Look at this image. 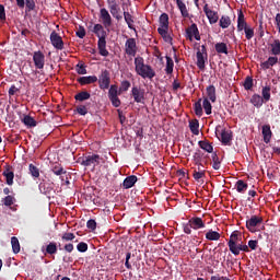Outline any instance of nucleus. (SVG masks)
<instances>
[{"label": "nucleus", "instance_id": "nucleus-58", "mask_svg": "<svg viewBox=\"0 0 280 280\" xmlns=\"http://www.w3.org/2000/svg\"><path fill=\"white\" fill-rule=\"evenodd\" d=\"M244 32H245V38H247V40H250L255 36V30L250 26L245 28Z\"/></svg>", "mask_w": 280, "mask_h": 280}, {"label": "nucleus", "instance_id": "nucleus-46", "mask_svg": "<svg viewBox=\"0 0 280 280\" xmlns=\"http://www.w3.org/2000/svg\"><path fill=\"white\" fill-rule=\"evenodd\" d=\"M56 253H58V244H56V242H50L46 246V254L47 255H56Z\"/></svg>", "mask_w": 280, "mask_h": 280}, {"label": "nucleus", "instance_id": "nucleus-53", "mask_svg": "<svg viewBox=\"0 0 280 280\" xmlns=\"http://www.w3.org/2000/svg\"><path fill=\"white\" fill-rule=\"evenodd\" d=\"M212 167L213 170H220L221 163L220 158L218 156V153H212Z\"/></svg>", "mask_w": 280, "mask_h": 280}, {"label": "nucleus", "instance_id": "nucleus-36", "mask_svg": "<svg viewBox=\"0 0 280 280\" xmlns=\"http://www.w3.org/2000/svg\"><path fill=\"white\" fill-rule=\"evenodd\" d=\"M11 246L14 255H19V253H21V243H19V238L16 236L11 237Z\"/></svg>", "mask_w": 280, "mask_h": 280}, {"label": "nucleus", "instance_id": "nucleus-60", "mask_svg": "<svg viewBox=\"0 0 280 280\" xmlns=\"http://www.w3.org/2000/svg\"><path fill=\"white\" fill-rule=\"evenodd\" d=\"M24 3L26 5L27 12H32L33 10L36 9V2L34 0H25Z\"/></svg>", "mask_w": 280, "mask_h": 280}, {"label": "nucleus", "instance_id": "nucleus-33", "mask_svg": "<svg viewBox=\"0 0 280 280\" xmlns=\"http://www.w3.org/2000/svg\"><path fill=\"white\" fill-rule=\"evenodd\" d=\"M2 175L5 177L7 185H14V172L7 168L3 171Z\"/></svg>", "mask_w": 280, "mask_h": 280}, {"label": "nucleus", "instance_id": "nucleus-6", "mask_svg": "<svg viewBox=\"0 0 280 280\" xmlns=\"http://www.w3.org/2000/svg\"><path fill=\"white\" fill-rule=\"evenodd\" d=\"M107 8L116 21H121L124 19L121 15V7H119V2H117V0H107Z\"/></svg>", "mask_w": 280, "mask_h": 280}, {"label": "nucleus", "instance_id": "nucleus-25", "mask_svg": "<svg viewBox=\"0 0 280 280\" xmlns=\"http://www.w3.org/2000/svg\"><path fill=\"white\" fill-rule=\"evenodd\" d=\"M77 81L79 82V84H81V86H84L86 84H95V82H97V77L95 75L80 77Z\"/></svg>", "mask_w": 280, "mask_h": 280}, {"label": "nucleus", "instance_id": "nucleus-16", "mask_svg": "<svg viewBox=\"0 0 280 280\" xmlns=\"http://www.w3.org/2000/svg\"><path fill=\"white\" fill-rule=\"evenodd\" d=\"M275 65H279V57H277L276 55L269 57L266 61L261 62L260 67L261 69H264V71H268V69L275 67Z\"/></svg>", "mask_w": 280, "mask_h": 280}, {"label": "nucleus", "instance_id": "nucleus-57", "mask_svg": "<svg viewBox=\"0 0 280 280\" xmlns=\"http://www.w3.org/2000/svg\"><path fill=\"white\" fill-rule=\"evenodd\" d=\"M3 206L4 207H12L14 205V196L8 195L3 200Z\"/></svg>", "mask_w": 280, "mask_h": 280}, {"label": "nucleus", "instance_id": "nucleus-13", "mask_svg": "<svg viewBox=\"0 0 280 280\" xmlns=\"http://www.w3.org/2000/svg\"><path fill=\"white\" fill-rule=\"evenodd\" d=\"M203 12H205L210 25H214V23H217L220 19V16H218V12L209 9V4H205Z\"/></svg>", "mask_w": 280, "mask_h": 280}, {"label": "nucleus", "instance_id": "nucleus-27", "mask_svg": "<svg viewBox=\"0 0 280 280\" xmlns=\"http://www.w3.org/2000/svg\"><path fill=\"white\" fill-rule=\"evenodd\" d=\"M249 102H250V104H253V106H255V108H261L264 106L265 101L261 97V95L254 94V95H252Z\"/></svg>", "mask_w": 280, "mask_h": 280}, {"label": "nucleus", "instance_id": "nucleus-62", "mask_svg": "<svg viewBox=\"0 0 280 280\" xmlns=\"http://www.w3.org/2000/svg\"><path fill=\"white\" fill-rule=\"evenodd\" d=\"M77 249L79 253H86V250H89V244L81 242L77 245Z\"/></svg>", "mask_w": 280, "mask_h": 280}, {"label": "nucleus", "instance_id": "nucleus-3", "mask_svg": "<svg viewBox=\"0 0 280 280\" xmlns=\"http://www.w3.org/2000/svg\"><path fill=\"white\" fill-rule=\"evenodd\" d=\"M205 226H207V224L202 221V218L192 217L188 220V223L183 225V230L186 235H191V229H194V231H198L200 229H205Z\"/></svg>", "mask_w": 280, "mask_h": 280}, {"label": "nucleus", "instance_id": "nucleus-21", "mask_svg": "<svg viewBox=\"0 0 280 280\" xmlns=\"http://www.w3.org/2000/svg\"><path fill=\"white\" fill-rule=\"evenodd\" d=\"M207 177V171L205 170H200V166H198L197 170L194 171L192 173V178L197 182V183H205V178Z\"/></svg>", "mask_w": 280, "mask_h": 280}, {"label": "nucleus", "instance_id": "nucleus-1", "mask_svg": "<svg viewBox=\"0 0 280 280\" xmlns=\"http://www.w3.org/2000/svg\"><path fill=\"white\" fill-rule=\"evenodd\" d=\"M228 246L232 255H240V252L242 250L243 253H250V249L248 248V245L242 243V234L240 232L234 231L230 235Z\"/></svg>", "mask_w": 280, "mask_h": 280}, {"label": "nucleus", "instance_id": "nucleus-44", "mask_svg": "<svg viewBox=\"0 0 280 280\" xmlns=\"http://www.w3.org/2000/svg\"><path fill=\"white\" fill-rule=\"evenodd\" d=\"M270 91H272V88H270V85H266L262 88L261 90L262 102H270Z\"/></svg>", "mask_w": 280, "mask_h": 280}, {"label": "nucleus", "instance_id": "nucleus-11", "mask_svg": "<svg viewBox=\"0 0 280 280\" xmlns=\"http://www.w3.org/2000/svg\"><path fill=\"white\" fill-rule=\"evenodd\" d=\"M100 19L102 20L103 27L106 30L113 25V18L110 16V13H108V10L105 8L100 10Z\"/></svg>", "mask_w": 280, "mask_h": 280}, {"label": "nucleus", "instance_id": "nucleus-19", "mask_svg": "<svg viewBox=\"0 0 280 280\" xmlns=\"http://www.w3.org/2000/svg\"><path fill=\"white\" fill-rule=\"evenodd\" d=\"M38 188H39L40 194H44V196H49V194H51V191H54V183H47V182L43 180L38 185Z\"/></svg>", "mask_w": 280, "mask_h": 280}, {"label": "nucleus", "instance_id": "nucleus-10", "mask_svg": "<svg viewBox=\"0 0 280 280\" xmlns=\"http://www.w3.org/2000/svg\"><path fill=\"white\" fill-rule=\"evenodd\" d=\"M131 95L137 104H143V101L145 100V90L133 86L131 89Z\"/></svg>", "mask_w": 280, "mask_h": 280}, {"label": "nucleus", "instance_id": "nucleus-48", "mask_svg": "<svg viewBox=\"0 0 280 280\" xmlns=\"http://www.w3.org/2000/svg\"><path fill=\"white\" fill-rule=\"evenodd\" d=\"M124 19L125 22L127 23L129 30H135V25H132L135 23V20H132V14H130V12H124Z\"/></svg>", "mask_w": 280, "mask_h": 280}, {"label": "nucleus", "instance_id": "nucleus-18", "mask_svg": "<svg viewBox=\"0 0 280 280\" xmlns=\"http://www.w3.org/2000/svg\"><path fill=\"white\" fill-rule=\"evenodd\" d=\"M137 180L139 178L136 175L127 176L121 184L122 189H132L137 185Z\"/></svg>", "mask_w": 280, "mask_h": 280}, {"label": "nucleus", "instance_id": "nucleus-49", "mask_svg": "<svg viewBox=\"0 0 280 280\" xmlns=\"http://www.w3.org/2000/svg\"><path fill=\"white\" fill-rule=\"evenodd\" d=\"M194 108L195 115L202 117V98H199L198 102L195 103Z\"/></svg>", "mask_w": 280, "mask_h": 280}, {"label": "nucleus", "instance_id": "nucleus-23", "mask_svg": "<svg viewBox=\"0 0 280 280\" xmlns=\"http://www.w3.org/2000/svg\"><path fill=\"white\" fill-rule=\"evenodd\" d=\"M206 94L207 97H203V100H210L212 104H215V101L218 100V96L215 95V88L213 85H209L206 88Z\"/></svg>", "mask_w": 280, "mask_h": 280}, {"label": "nucleus", "instance_id": "nucleus-12", "mask_svg": "<svg viewBox=\"0 0 280 280\" xmlns=\"http://www.w3.org/2000/svg\"><path fill=\"white\" fill-rule=\"evenodd\" d=\"M50 43L55 49L62 50L65 49V42H62V37L56 33V31H52L50 34Z\"/></svg>", "mask_w": 280, "mask_h": 280}, {"label": "nucleus", "instance_id": "nucleus-15", "mask_svg": "<svg viewBox=\"0 0 280 280\" xmlns=\"http://www.w3.org/2000/svg\"><path fill=\"white\" fill-rule=\"evenodd\" d=\"M104 25H102V24H95L94 26H93V28H92V32H93V34H95V36H97V38H98V42H104V40H106V36H107V34H106V31L104 30Z\"/></svg>", "mask_w": 280, "mask_h": 280}, {"label": "nucleus", "instance_id": "nucleus-31", "mask_svg": "<svg viewBox=\"0 0 280 280\" xmlns=\"http://www.w3.org/2000/svg\"><path fill=\"white\" fill-rule=\"evenodd\" d=\"M189 128H190V132H192L194 135L196 136L200 135V122L198 121V119L190 120Z\"/></svg>", "mask_w": 280, "mask_h": 280}, {"label": "nucleus", "instance_id": "nucleus-43", "mask_svg": "<svg viewBox=\"0 0 280 280\" xmlns=\"http://www.w3.org/2000/svg\"><path fill=\"white\" fill-rule=\"evenodd\" d=\"M97 47H98V54L106 58L109 54L108 50L106 49V39L103 42H97Z\"/></svg>", "mask_w": 280, "mask_h": 280}, {"label": "nucleus", "instance_id": "nucleus-54", "mask_svg": "<svg viewBox=\"0 0 280 280\" xmlns=\"http://www.w3.org/2000/svg\"><path fill=\"white\" fill-rule=\"evenodd\" d=\"M75 71L79 75H86V66H84V63L79 62L75 66Z\"/></svg>", "mask_w": 280, "mask_h": 280}, {"label": "nucleus", "instance_id": "nucleus-17", "mask_svg": "<svg viewBox=\"0 0 280 280\" xmlns=\"http://www.w3.org/2000/svg\"><path fill=\"white\" fill-rule=\"evenodd\" d=\"M160 26L158 27V32L163 30H170V15L167 13H162L159 18Z\"/></svg>", "mask_w": 280, "mask_h": 280}, {"label": "nucleus", "instance_id": "nucleus-39", "mask_svg": "<svg viewBox=\"0 0 280 280\" xmlns=\"http://www.w3.org/2000/svg\"><path fill=\"white\" fill-rule=\"evenodd\" d=\"M198 143L199 148H201V150H205V152H208L209 154L213 152V145H211L209 141L200 140Z\"/></svg>", "mask_w": 280, "mask_h": 280}, {"label": "nucleus", "instance_id": "nucleus-4", "mask_svg": "<svg viewBox=\"0 0 280 280\" xmlns=\"http://www.w3.org/2000/svg\"><path fill=\"white\" fill-rule=\"evenodd\" d=\"M119 95H121L119 88L115 84L110 85L108 90V100L112 102V106H114V108H119L121 106Z\"/></svg>", "mask_w": 280, "mask_h": 280}, {"label": "nucleus", "instance_id": "nucleus-5", "mask_svg": "<svg viewBox=\"0 0 280 280\" xmlns=\"http://www.w3.org/2000/svg\"><path fill=\"white\" fill-rule=\"evenodd\" d=\"M102 161H104V159H102V156L93 153V154H90V155H86L85 158H83L81 161V165H83L84 167H97V165H100V163H102Z\"/></svg>", "mask_w": 280, "mask_h": 280}, {"label": "nucleus", "instance_id": "nucleus-40", "mask_svg": "<svg viewBox=\"0 0 280 280\" xmlns=\"http://www.w3.org/2000/svg\"><path fill=\"white\" fill-rule=\"evenodd\" d=\"M236 191L238 194H245L246 189H248V184H246L244 180L240 179L235 184Z\"/></svg>", "mask_w": 280, "mask_h": 280}, {"label": "nucleus", "instance_id": "nucleus-35", "mask_svg": "<svg viewBox=\"0 0 280 280\" xmlns=\"http://www.w3.org/2000/svg\"><path fill=\"white\" fill-rule=\"evenodd\" d=\"M165 73L166 75H172V73H174V59L170 56H166Z\"/></svg>", "mask_w": 280, "mask_h": 280}, {"label": "nucleus", "instance_id": "nucleus-20", "mask_svg": "<svg viewBox=\"0 0 280 280\" xmlns=\"http://www.w3.org/2000/svg\"><path fill=\"white\" fill-rule=\"evenodd\" d=\"M261 135L265 143H270L272 139V129H270V125H264L261 127Z\"/></svg>", "mask_w": 280, "mask_h": 280}, {"label": "nucleus", "instance_id": "nucleus-51", "mask_svg": "<svg viewBox=\"0 0 280 280\" xmlns=\"http://www.w3.org/2000/svg\"><path fill=\"white\" fill-rule=\"evenodd\" d=\"M202 108H203L206 115H211V110H212L213 106H211V102H209V98H203Z\"/></svg>", "mask_w": 280, "mask_h": 280}, {"label": "nucleus", "instance_id": "nucleus-24", "mask_svg": "<svg viewBox=\"0 0 280 280\" xmlns=\"http://www.w3.org/2000/svg\"><path fill=\"white\" fill-rule=\"evenodd\" d=\"M233 141V136L231 135V131L226 129H222L221 131V143L223 145H229Z\"/></svg>", "mask_w": 280, "mask_h": 280}, {"label": "nucleus", "instance_id": "nucleus-22", "mask_svg": "<svg viewBox=\"0 0 280 280\" xmlns=\"http://www.w3.org/2000/svg\"><path fill=\"white\" fill-rule=\"evenodd\" d=\"M248 27L246 23V18H244V12L240 11L237 16V32H244Z\"/></svg>", "mask_w": 280, "mask_h": 280}, {"label": "nucleus", "instance_id": "nucleus-56", "mask_svg": "<svg viewBox=\"0 0 280 280\" xmlns=\"http://www.w3.org/2000/svg\"><path fill=\"white\" fill-rule=\"evenodd\" d=\"M62 242H73L75 240V234L68 232V233H63V235L61 236Z\"/></svg>", "mask_w": 280, "mask_h": 280}, {"label": "nucleus", "instance_id": "nucleus-2", "mask_svg": "<svg viewBox=\"0 0 280 280\" xmlns=\"http://www.w3.org/2000/svg\"><path fill=\"white\" fill-rule=\"evenodd\" d=\"M135 67H136V73L140 77H142L144 80L148 78L149 80H152L156 77V72L154 69H152V66L145 65V61L143 57H136L135 58Z\"/></svg>", "mask_w": 280, "mask_h": 280}, {"label": "nucleus", "instance_id": "nucleus-64", "mask_svg": "<svg viewBox=\"0 0 280 280\" xmlns=\"http://www.w3.org/2000/svg\"><path fill=\"white\" fill-rule=\"evenodd\" d=\"M75 34H77L78 38H84V36H86V30H84V26H79Z\"/></svg>", "mask_w": 280, "mask_h": 280}, {"label": "nucleus", "instance_id": "nucleus-28", "mask_svg": "<svg viewBox=\"0 0 280 280\" xmlns=\"http://www.w3.org/2000/svg\"><path fill=\"white\" fill-rule=\"evenodd\" d=\"M269 47L271 56H280V39H273Z\"/></svg>", "mask_w": 280, "mask_h": 280}, {"label": "nucleus", "instance_id": "nucleus-42", "mask_svg": "<svg viewBox=\"0 0 280 280\" xmlns=\"http://www.w3.org/2000/svg\"><path fill=\"white\" fill-rule=\"evenodd\" d=\"M219 25L220 27H222V30H226L228 27L231 26V18L229 15L221 16L219 21Z\"/></svg>", "mask_w": 280, "mask_h": 280}, {"label": "nucleus", "instance_id": "nucleus-59", "mask_svg": "<svg viewBox=\"0 0 280 280\" xmlns=\"http://www.w3.org/2000/svg\"><path fill=\"white\" fill-rule=\"evenodd\" d=\"M244 89L245 91H250V89H253V77H246L244 81Z\"/></svg>", "mask_w": 280, "mask_h": 280}, {"label": "nucleus", "instance_id": "nucleus-30", "mask_svg": "<svg viewBox=\"0 0 280 280\" xmlns=\"http://www.w3.org/2000/svg\"><path fill=\"white\" fill-rule=\"evenodd\" d=\"M177 8L180 11V14L184 19H189V11L187 10V5L183 0H176Z\"/></svg>", "mask_w": 280, "mask_h": 280}, {"label": "nucleus", "instance_id": "nucleus-47", "mask_svg": "<svg viewBox=\"0 0 280 280\" xmlns=\"http://www.w3.org/2000/svg\"><path fill=\"white\" fill-rule=\"evenodd\" d=\"M28 173L31 174V176L33 178H39L40 177V170L34 164L28 165Z\"/></svg>", "mask_w": 280, "mask_h": 280}, {"label": "nucleus", "instance_id": "nucleus-45", "mask_svg": "<svg viewBox=\"0 0 280 280\" xmlns=\"http://www.w3.org/2000/svg\"><path fill=\"white\" fill-rule=\"evenodd\" d=\"M74 100H77V102H85V100H91V93L82 91L75 94Z\"/></svg>", "mask_w": 280, "mask_h": 280}, {"label": "nucleus", "instance_id": "nucleus-14", "mask_svg": "<svg viewBox=\"0 0 280 280\" xmlns=\"http://www.w3.org/2000/svg\"><path fill=\"white\" fill-rule=\"evenodd\" d=\"M33 61L36 69H45V55L40 50L33 54Z\"/></svg>", "mask_w": 280, "mask_h": 280}, {"label": "nucleus", "instance_id": "nucleus-34", "mask_svg": "<svg viewBox=\"0 0 280 280\" xmlns=\"http://www.w3.org/2000/svg\"><path fill=\"white\" fill-rule=\"evenodd\" d=\"M221 235L219 232H215L213 230H209L206 233V240H208L209 242H218V240H220Z\"/></svg>", "mask_w": 280, "mask_h": 280}, {"label": "nucleus", "instance_id": "nucleus-26", "mask_svg": "<svg viewBox=\"0 0 280 280\" xmlns=\"http://www.w3.org/2000/svg\"><path fill=\"white\" fill-rule=\"evenodd\" d=\"M208 55H202L200 50L197 51V67L200 71L205 70V65L207 62Z\"/></svg>", "mask_w": 280, "mask_h": 280}, {"label": "nucleus", "instance_id": "nucleus-7", "mask_svg": "<svg viewBox=\"0 0 280 280\" xmlns=\"http://www.w3.org/2000/svg\"><path fill=\"white\" fill-rule=\"evenodd\" d=\"M260 224H264V218L259 215H252L246 221V229L249 233H257V226H260Z\"/></svg>", "mask_w": 280, "mask_h": 280}, {"label": "nucleus", "instance_id": "nucleus-61", "mask_svg": "<svg viewBox=\"0 0 280 280\" xmlns=\"http://www.w3.org/2000/svg\"><path fill=\"white\" fill-rule=\"evenodd\" d=\"M75 110L79 115H82V116L88 115V113H89L86 105H79V106H77Z\"/></svg>", "mask_w": 280, "mask_h": 280}, {"label": "nucleus", "instance_id": "nucleus-8", "mask_svg": "<svg viewBox=\"0 0 280 280\" xmlns=\"http://www.w3.org/2000/svg\"><path fill=\"white\" fill-rule=\"evenodd\" d=\"M98 86L102 91L110 89V72L108 70H102L98 77Z\"/></svg>", "mask_w": 280, "mask_h": 280}, {"label": "nucleus", "instance_id": "nucleus-38", "mask_svg": "<svg viewBox=\"0 0 280 280\" xmlns=\"http://www.w3.org/2000/svg\"><path fill=\"white\" fill-rule=\"evenodd\" d=\"M22 121L24 126H27L28 128H36L37 126V122L35 121V119L30 115H25Z\"/></svg>", "mask_w": 280, "mask_h": 280}, {"label": "nucleus", "instance_id": "nucleus-50", "mask_svg": "<svg viewBox=\"0 0 280 280\" xmlns=\"http://www.w3.org/2000/svg\"><path fill=\"white\" fill-rule=\"evenodd\" d=\"M192 159L195 165H198V167H200V165H202V151L198 150L197 152H195Z\"/></svg>", "mask_w": 280, "mask_h": 280}, {"label": "nucleus", "instance_id": "nucleus-63", "mask_svg": "<svg viewBox=\"0 0 280 280\" xmlns=\"http://www.w3.org/2000/svg\"><path fill=\"white\" fill-rule=\"evenodd\" d=\"M86 228L90 229V231H95L97 229V222H95L93 219H90L86 222Z\"/></svg>", "mask_w": 280, "mask_h": 280}, {"label": "nucleus", "instance_id": "nucleus-32", "mask_svg": "<svg viewBox=\"0 0 280 280\" xmlns=\"http://www.w3.org/2000/svg\"><path fill=\"white\" fill-rule=\"evenodd\" d=\"M51 172L56 176H62V174H67V171H65V167H62V164H60V163L52 164Z\"/></svg>", "mask_w": 280, "mask_h": 280}, {"label": "nucleus", "instance_id": "nucleus-55", "mask_svg": "<svg viewBox=\"0 0 280 280\" xmlns=\"http://www.w3.org/2000/svg\"><path fill=\"white\" fill-rule=\"evenodd\" d=\"M247 247L249 248V253H250V250H257V248H259V241H257V240L248 241Z\"/></svg>", "mask_w": 280, "mask_h": 280}, {"label": "nucleus", "instance_id": "nucleus-29", "mask_svg": "<svg viewBox=\"0 0 280 280\" xmlns=\"http://www.w3.org/2000/svg\"><path fill=\"white\" fill-rule=\"evenodd\" d=\"M198 25L196 23H192L190 26L186 28V36L190 40H194V36L199 33Z\"/></svg>", "mask_w": 280, "mask_h": 280}, {"label": "nucleus", "instance_id": "nucleus-41", "mask_svg": "<svg viewBox=\"0 0 280 280\" xmlns=\"http://www.w3.org/2000/svg\"><path fill=\"white\" fill-rule=\"evenodd\" d=\"M217 54H225L229 55V47L224 43H217L214 46Z\"/></svg>", "mask_w": 280, "mask_h": 280}, {"label": "nucleus", "instance_id": "nucleus-9", "mask_svg": "<svg viewBox=\"0 0 280 280\" xmlns=\"http://www.w3.org/2000/svg\"><path fill=\"white\" fill-rule=\"evenodd\" d=\"M137 39L128 38L125 43V54L135 58L137 56Z\"/></svg>", "mask_w": 280, "mask_h": 280}, {"label": "nucleus", "instance_id": "nucleus-37", "mask_svg": "<svg viewBox=\"0 0 280 280\" xmlns=\"http://www.w3.org/2000/svg\"><path fill=\"white\" fill-rule=\"evenodd\" d=\"M158 33L163 38L164 43L172 45V40H174V38H172V35L170 34V30L158 31Z\"/></svg>", "mask_w": 280, "mask_h": 280}, {"label": "nucleus", "instance_id": "nucleus-52", "mask_svg": "<svg viewBox=\"0 0 280 280\" xmlns=\"http://www.w3.org/2000/svg\"><path fill=\"white\" fill-rule=\"evenodd\" d=\"M130 86H131L130 81L128 80L121 81L119 86V93H126V91H128Z\"/></svg>", "mask_w": 280, "mask_h": 280}]
</instances>
